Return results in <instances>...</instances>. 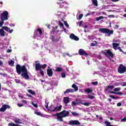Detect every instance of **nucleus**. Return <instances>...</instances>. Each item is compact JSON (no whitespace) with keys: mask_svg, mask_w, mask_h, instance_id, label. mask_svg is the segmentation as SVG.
I'll return each instance as SVG.
<instances>
[{"mask_svg":"<svg viewBox=\"0 0 126 126\" xmlns=\"http://www.w3.org/2000/svg\"><path fill=\"white\" fill-rule=\"evenodd\" d=\"M64 24L65 26H66V27H67V28H69V25H68V24H67V22L64 21Z\"/></svg>","mask_w":126,"mask_h":126,"instance_id":"47","label":"nucleus"},{"mask_svg":"<svg viewBox=\"0 0 126 126\" xmlns=\"http://www.w3.org/2000/svg\"><path fill=\"white\" fill-rule=\"evenodd\" d=\"M121 122H122V123H126V116L125 117L124 119H121Z\"/></svg>","mask_w":126,"mask_h":126,"instance_id":"49","label":"nucleus"},{"mask_svg":"<svg viewBox=\"0 0 126 126\" xmlns=\"http://www.w3.org/2000/svg\"><path fill=\"white\" fill-rule=\"evenodd\" d=\"M74 92V90L72 89H68L65 92H64V94H67L68 93H72Z\"/></svg>","mask_w":126,"mask_h":126,"instance_id":"20","label":"nucleus"},{"mask_svg":"<svg viewBox=\"0 0 126 126\" xmlns=\"http://www.w3.org/2000/svg\"><path fill=\"white\" fill-rule=\"evenodd\" d=\"M106 56H107V57L109 59V60L110 61H111V62L114 63V61L112 60V59H111V57H111V58H113V57H114V54H113V53L111 52V51L107 50L106 53Z\"/></svg>","mask_w":126,"mask_h":126,"instance_id":"10","label":"nucleus"},{"mask_svg":"<svg viewBox=\"0 0 126 126\" xmlns=\"http://www.w3.org/2000/svg\"><path fill=\"white\" fill-rule=\"evenodd\" d=\"M61 76H62V78H65V73L62 72L61 73Z\"/></svg>","mask_w":126,"mask_h":126,"instance_id":"46","label":"nucleus"},{"mask_svg":"<svg viewBox=\"0 0 126 126\" xmlns=\"http://www.w3.org/2000/svg\"><path fill=\"white\" fill-rule=\"evenodd\" d=\"M72 88H74V91H78V87H77V86H76V85H75V84H73L72 85Z\"/></svg>","mask_w":126,"mask_h":126,"instance_id":"23","label":"nucleus"},{"mask_svg":"<svg viewBox=\"0 0 126 126\" xmlns=\"http://www.w3.org/2000/svg\"><path fill=\"white\" fill-rule=\"evenodd\" d=\"M114 88H115V87H114V86H106V91H108L109 89H114Z\"/></svg>","mask_w":126,"mask_h":126,"instance_id":"25","label":"nucleus"},{"mask_svg":"<svg viewBox=\"0 0 126 126\" xmlns=\"http://www.w3.org/2000/svg\"><path fill=\"white\" fill-rule=\"evenodd\" d=\"M41 65L39 63H37L35 64V70H41Z\"/></svg>","mask_w":126,"mask_h":126,"instance_id":"18","label":"nucleus"},{"mask_svg":"<svg viewBox=\"0 0 126 126\" xmlns=\"http://www.w3.org/2000/svg\"><path fill=\"white\" fill-rule=\"evenodd\" d=\"M71 114H72V115H73L75 117H78V116H79V114H78V113H77V112H72Z\"/></svg>","mask_w":126,"mask_h":126,"instance_id":"34","label":"nucleus"},{"mask_svg":"<svg viewBox=\"0 0 126 126\" xmlns=\"http://www.w3.org/2000/svg\"><path fill=\"white\" fill-rule=\"evenodd\" d=\"M92 84H93V85H98V82H97V81L93 82H92Z\"/></svg>","mask_w":126,"mask_h":126,"instance_id":"54","label":"nucleus"},{"mask_svg":"<svg viewBox=\"0 0 126 126\" xmlns=\"http://www.w3.org/2000/svg\"><path fill=\"white\" fill-rule=\"evenodd\" d=\"M16 69L18 74H21L22 76L27 80L29 79V75H28V71L25 65L21 66L20 64H17L16 66ZM22 72V74H21Z\"/></svg>","mask_w":126,"mask_h":126,"instance_id":"1","label":"nucleus"},{"mask_svg":"<svg viewBox=\"0 0 126 126\" xmlns=\"http://www.w3.org/2000/svg\"><path fill=\"white\" fill-rule=\"evenodd\" d=\"M119 46H120V43H112L113 48L114 50H115V51H117V50H118V47H119Z\"/></svg>","mask_w":126,"mask_h":126,"instance_id":"19","label":"nucleus"},{"mask_svg":"<svg viewBox=\"0 0 126 126\" xmlns=\"http://www.w3.org/2000/svg\"><path fill=\"white\" fill-rule=\"evenodd\" d=\"M47 67V64L41 65V68H45Z\"/></svg>","mask_w":126,"mask_h":126,"instance_id":"57","label":"nucleus"},{"mask_svg":"<svg viewBox=\"0 0 126 126\" xmlns=\"http://www.w3.org/2000/svg\"><path fill=\"white\" fill-rule=\"evenodd\" d=\"M70 38L72 40H74L75 41H78L79 40V38L75 36V35H74L73 33H72L70 35Z\"/></svg>","mask_w":126,"mask_h":126,"instance_id":"17","label":"nucleus"},{"mask_svg":"<svg viewBox=\"0 0 126 126\" xmlns=\"http://www.w3.org/2000/svg\"><path fill=\"white\" fill-rule=\"evenodd\" d=\"M60 114L59 113H57L56 114H54V116H56L57 117V121H59V122H63V116L62 115H60Z\"/></svg>","mask_w":126,"mask_h":126,"instance_id":"14","label":"nucleus"},{"mask_svg":"<svg viewBox=\"0 0 126 126\" xmlns=\"http://www.w3.org/2000/svg\"><path fill=\"white\" fill-rule=\"evenodd\" d=\"M121 90V88H116L114 89V91L115 92H118V91H120Z\"/></svg>","mask_w":126,"mask_h":126,"instance_id":"42","label":"nucleus"},{"mask_svg":"<svg viewBox=\"0 0 126 126\" xmlns=\"http://www.w3.org/2000/svg\"><path fill=\"white\" fill-rule=\"evenodd\" d=\"M63 101L65 106L66 107L67 106L68 103H69V97L68 96L64 97Z\"/></svg>","mask_w":126,"mask_h":126,"instance_id":"16","label":"nucleus"},{"mask_svg":"<svg viewBox=\"0 0 126 126\" xmlns=\"http://www.w3.org/2000/svg\"><path fill=\"white\" fill-rule=\"evenodd\" d=\"M6 31L7 32H8V33H10V34H11L12 32H13V30H10V28H8L7 27H2V28L0 29V36L1 37H4L5 36V32H4V31Z\"/></svg>","mask_w":126,"mask_h":126,"instance_id":"2","label":"nucleus"},{"mask_svg":"<svg viewBox=\"0 0 126 126\" xmlns=\"http://www.w3.org/2000/svg\"><path fill=\"white\" fill-rule=\"evenodd\" d=\"M59 114H60L62 116V117L65 118V117H68V115H69V112L63 110Z\"/></svg>","mask_w":126,"mask_h":126,"instance_id":"11","label":"nucleus"},{"mask_svg":"<svg viewBox=\"0 0 126 126\" xmlns=\"http://www.w3.org/2000/svg\"><path fill=\"white\" fill-rule=\"evenodd\" d=\"M76 102L77 105H78V104H82V105H84V106H89V105H91V102H83V101L79 99H76Z\"/></svg>","mask_w":126,"mask_h":126,"instance_id":"9","label":"nucleus"},{"mask_svg":"<svg viewBox=\"0 0 126 126\" xmlns=\"http://www.w3.org/2000/svg\"><path fill=\"white\" fill-rule=\"evenodd\" d=\"M8 126H18V125H15V124L14 123H9V124H8Z\"/></svg>","mask_w":126,"mask_h":126,"instance_id":"44","label":"nucleus"},{"mask_svg":"<svg viewBox=\"0 0 126 126\" xmlns=\"http://www.w3.org/2000/svg\"><path fill=\"white\" fill-rule=\"evenodd\" d=\"M78 24H79V27H81V25H82V22L80 21V22H78Z\"/></svg>","mask_w":126,"mask_h":126,"instance_id":"60","label":"nucleus"},{"mask_svg":"<svg viewBox=\"0 0 126 126\" xmlns=\"http://www.w3.org/2000/svg\"><path fill=\"white\" fill-rule=\"evenodd\" d=\"M47 75L49 76V77H52L53 76V69L50 67V66L48 67V69H47Z\"/></svg>","mask_w":126,"mask_h":126,"instance_id":"13","label":"nucleus"},{"mask_svg":"<svg viewBox=\"0 0 126 126\" xmlns=\"http://www.w3.org/2000/svg\"><path fill=\"white\" fill-rule=\"evenodd\" d=\"M12 52V50L11 49H8L7 50V53H11Z\"/></svg>","mask_w":126,"mask_h":126,"instance_id":"64","label":"nucleus"},{"mask_svg":"<svg viewBox=\"0 0 126 126\" xmlns=\"http://www.w3.org/2000/svg\"><path fill=\"white\" fill-rule=\"evenodd\" d=\"M34 114H35V115H37V116H39L40 117H43V114L42 113H41V112H40L35 111L34 112Z\"/></svg>","mask_w":126,"mask_h":126,"instance_id":"28","label":"nucleus"},{"mask_svg":"<svg viewBox=\"0 0 126 126\" xmlns=\"http://www.w3.org/2000/svg\"><path fill=\"white\" fill-rule=\"evenodd\" d=\"M55 71H56L57 72H60V71H63V68L60 67H56Z\"/></svg>","mask_w":126,"mask_h":126,"instance_id":"29","label":"nucleus"},{"mask_svg":"<svg viewBox=\"0 0 126 126\" xmlns=\"http://www.w3.org/2000/svg\"><path fill=\"white\" fill-rule=\"evenodd\" d=\"M65 4L69 5V3L68 2L63 1L60 4V6L61 7H63V6H65Z\"/></svg>","mask_w":126,"mask_h":126,"instance_id":"22","label":"nucleus"},{"mask_svg":"<svg viewBox=\"0 0 126 126\" xmlns=\"http://www.w3.org/2000/svg\"><path fill=\"white\" fill-rule=\"evenodd\" d=\"M0 20H8V12L4 11L2 12L0 16Z\"/></svg>","mask_w":126,"mask_h":126,"instance_id":"6","label":"nucleus"},{"mask_svg":"<svg viewBox=\"0 0 126 126\" xmlns=\"http://www.w3.org/2000/svg\"><path fill=\"white\" fill-rule=\"evenodd\" d=\"M32 105L34 107V108H37L38 107V104L37 103H34V102H32Z\"/></svg>","mask_w":126,"mask_h":126,"instance_id":"39","label":"nucleus"},{"mask_svg":"<svg viewBox=\"0 0 126 126\" xmlns=\"http://www.w3.org/2000/svg\"><path fill=\"white\" fill-rule=\"evenodd\" d=\"M40 71V74L42 75V76H44V75H45V73H44V71L42 70V69H41Z\"/></svg>","mask_w":126,"mask_h":126,"instance_id":"53","label":"nucleus"},{"mask_svg":"<svg viewBox=\"0 0 126 126\" xmlns=\"http://www.w3.org/2000/svg\"><path fill=\"white\" fill-rule=\"evenodd\" d=\"M84 92L88 94L92 93L93 92V90H92V89L88 88L87 89L84 90Z\"/></svg>","mask_w":126,"mask_h":126,"instance_id":"21","label":"nucleus"},{"mask_svg":"<svg viewBox=\"0 0 126 126\" xmlns=\"http://www.w3.org/2000/svg\"><path fill=\"white\" fill-rule=\"evenodd\" d=\"M66 55L71 58V57H72V56H74V54L70 55L69 53H66Z\"/></svg>","mask_w":126,"mask_h":126,"instance_id":"58","label":"nucleus"},{"mask_svg":"<svg viewBox=\"0 0 126 126\" xmlns=\"http://www.w3.org/2000/svg\"><path fill=\"white\" fill-rule=\"evenodd\" d=\"M56 29H58V26L53 28L52 32L53 33H59V31L56 30Z\"/></svg>","mask_w":126,"mask_h":126,"instance_id":"27","label":"nucleus"},{"mask_svg":"<svg viewBox=\"0 0 126 126\" xmlns=\"http://www.w3.org/2000/svg\"><path fill=\"white\" fill-rule=\"evenodd\" d=\"M51 40H52L53 42H56V41H57V39H55V36H51Z\"/></svg>","mask_w":126,"mask_h":126,"instance_id":"48","label":"nucleus"},{"mask_svg":"<svg viewBox=\"0 0 126 126\" xmlns=\"http://www.w3.org/2000/svg\"><path fill=\"white\" fill-rule=\"evenodd\" d=\"M0 75H2L3 76H4V77L7 76V75L6 74L3 73H0Z\"/></svg>","mask_w":126,"mask_h":126,"instance_id":"55","label":"nucleus"},{"mask_svg":"<svg viewBox=\"0 0 126 126\" xmlns=\"http://www.w3.org/2000/svg\"><path fill=\"white\" fill-rule=\"evenodd\" d=\"M78 52L79 55H80V56H85V57H87V56H88V54L86 53V52L82 49H80L79 50Z\"/></svg>","mask_w":126,"mask_h":126,"instance_id":"15","label":"nucleus"},{"mask_svg":"<svg viewBox=\"0 0 126 126\" xmlns=\"http://www.w3.org/2000/svg\"><path fill=\"white\" fill-rule=\"evenodd\" d=\"M45 103H46V104L45 105V107L46 108L47 110H48L49 109V107L48 106V104H49V102L46 101Z\"/></svg>","mask_w":126,"mask_h":126,"instance_id":"50","label":"nucleus"},{"mask_svg":"<svg viewBox=\"0 0 126 126\" xmlns=\"http://www.w3.org/2000/svg\"><path fill=\"white\" fill-rule=\"evenodd\" d=\"M42 35H43V32L41 29H37L34 32V38L37 39V40H40L42 38Z\"/></svg>","mask_w":126,"mask_h":126,"instance_id":"5","label":"nucleus"},{"mask_svg":"<svg viewBox=\"0 0 126 126\" xmlns=\"http://www.w3.org/2000/svg\"><path fill=\"white\" fill-rule=\"evenodd\" d=\"M112 42L117 44H120V43H121V40H120V39H113Z\"/></svg>","mask_w":126,"mask_h":126,"instance_id":"32","label":"nucleus"},{"mask_svg":"<svg viewBox=\"0 0 126 126\" xmlns=\"http://www.w3.org/2000/svg\"><path fill=\"white\" fill-rule=\"evenodd\" d=\"M121 106H122V103L119 102L117 103V106L118 107H121Z\"/></svg>","mask_w":126,"mask_h":126,"instance_id":"62","label":"nucleus"},{"mask_svg":"<svg viewBox=\"0 0 126 126\" xmlns=\"http://www.w3.org/2000/svg\"><path fill=\"white\" fill-rule=\"evenodd\" d=\"M62 108H63V106L62 105L55 107V106L51 105L49 107H48L47 110L50 112H60V111L62 110Z\"/></svg>","mask_w":126,"mask_h":126,"instance_id":"4","label":"nucleus"},{"mask_svg":"<svg viewBox=\"0 0 126 126\" xmlns=\"http://www.w3.org/2000/svg\"><path fill=\"white\" fill-rule=\"evenodd\" d=\"M117 50H119L120 51V52H121L123 54H125V55H126V52H124V51H123V50H122V48H121L120 47H118L117 48Z\"/></svg>","mask_w":126,"mask_h":126,"instance_id":"37","label":"nucleus"},{"mask_svg":"<svg viewBox=\"0 0 126 126\" xmlns=\"http://www.w3.org/2000/svg\"><path fill=\"white\" fill-rule=\"evenodd\" d=\"M18 107H23V104H22V103H19L17 104Z\"/></svg>","mask_w":126,"mask_h":126,"instance_id":"63","label":"nucleus"},{"mask_svg":"<svg viewBox=\"0 0 126 126\" xmlns=\"http://www.w3.org/2000/svg\"><path fill=\"white\" fill-rule=\"evenodd\" d=\"M126 71V67L125 65L123 64H120V66L118 67V72L119 73H125Z\"/></svg>","mask_w":126,"mask_h":126,"instance_id":"7","label":"nucleus"},{"mask_svg":"<svg viewBox=\"0 0 126 126\" xmlns=\"http://www.w3.org/2000/svg\"><path fill=\"white\" fill-rule=\"evenodd\" d=\"M4 24V20H1L0 22V27H2V25Z\"/></svg>","mask_w":126,"mask_h":126,"instance_id":"41","label":"nucleus"},{"mask_svg":"<svg viewBox=\"0 0 126 126\" xmlns=\"http://www.w3.org/2000/svg\"><path fill=\"white\" fill-rule=\"evenodd\" d=\"M8 64H9V65H13L14 64V61L11 60L8 62Z\"/></svg>","mask_w":126,"mask_h":126,"instance_id":"38","label":"nucleus"},{"mask_svg":"<svg viewBox=\"0 0 126 126\" xmlns=\"http://www.w3.org/2000/svg\"><path fill=\"white\" fill-rule=\"evenodd\" d=\"M15 81L16 83H20L21 84H23V83L20 82V80L16 79H15Z\"/></svg>","mask_w":126,"mask_h":126,"instance_id":"40","label":"nucleus"},{"mask_svg":"<svg viewBox=\"0 0 126 126\" xmlns=\"http://www.w3.org/2000/svg\"><path fill=\"white\" fill-rule=\"evenodd\" d=\"M14 122L16 123V124H22L20 119H16L14 121Z\"/></svg>","mask_w":126,"mask_h":126,"instance_id":"35","label":"nucleus"},{"mask_svg":"<svg viewBox=\"0 0 126 126\" xmlns=\"http://www.w3.org/2000/svg\"><path fill=\"white\" fill-rule=\"evenodd\" d=\"M77 105V103L76 102H75V101L72 102V104H71L72 106H76Z\"/></svg>","mask_w":126,"mask_h":126,"instance_id":"51","label":"nucleus"},{"mask_svg":"<svg viewBox=\"0 0 126 126\" xmlns=\"http://www.w3.org/2000/svg\"><path fill=\"white\" fill-rule=\"evenodd\" d=\"M88 99H94V98H95V96H94V95H92L91 94H89L88 95Z\"/></svg>","mask_w":126,"mask_h":126,"instance_id":"36","label":"nucleus"},{"mask_svg":"<svg viewBox=\"0 0 126 126\" xmlns=\"http://www.w3.org/2000/svg\"><path fill=\"white\" fill-rule=\"evenodd\" d=\"M10 106L7 104H4L2 106L1 108L0 109V112H5L6 109H9Z\"/></svg>","mask_w":126,"mask_h":126,"instance_id":"12","label":"nucleus"},{"mask_svg":"<svg viewBox=\"0 0 126 126\" xmlns=\"http://www.w3.org/2000/svg\"><path fill=\"white\" fill-rule=\"evenodd\" d=\"M121 119L120 118H116L115 119H114V121H115V122H121Z\"/></svg>","mask_w":126,"mask_h":126,"instance_id":"56","label":"nucleus"},{"mask_svg":"<svg viewBox=\"0 0 126 126\" xmlns=\"http://www.w3.org/2000/svg\"><path fill=\"white\" fill-rule=\"evenodd\" d=\"M68 124L70 126H79L80 122L78 120H70L68 122Z\"/></svg>","mask_w":126,"mask_h":126,"instance_id":"8","label":"nucleus"},{"mask_svg":"<svg viewBox=\"0 0 126 126\" xmlns=\"http://www.w3.org/2000/svg\"><path fill=\"white\" fill-rule=\"evenodd\" d=\"M104 18H105V17L101 16H99L98 17H96L95 18V21H99V20H101V19H104Z\"/></svg>","mask_w":126,"mask_h":126,"instance_id":"30","label":"nucleus"},{"mask_svg":"<svg viewBox=\"0 0 126 126\" xmlns=\"http://www.w3.org/2000/svg\"><path fill=\"white\" fill-rule=\"evenodd\" d=\"M116 94H117V95H120V96H122V95H123V93L121 92H116Z\"/></svg>","mask_w":126,"mask_h":126,"instance_id":"52","label":"nucleus"},{"mask_svg":"<svg viewBox=\"0 0 126 126\" xmlns=\"http://www.w3.org/2000/svg\"><path fill=\"white\" fill-rule=\"evenodd\" d=\"M92 1L94 6H98V1L97 0H92Z\"/></svg>","mask_w":126,"mask_h":126,"instance_id":"24","label":"nucleus"},{"mask_svg":"<svg viewBox=\"0 0 126 126\" xmlns=\"http://www.w3.org/2000/svg\"><path fill=\"white\" fill-rule=\"evenodd\" d=\"M99 31L103 34H107L108 37L111 36V35L114 34V31L110 30L108 29L100 28L99 29Z\"/></svg>","mask_w":126,"mask_h":126,"instance_id":"3","label":"nucleus"},{"mask_svg":"<svg viewBox=\"0 0 126 126\" xmlns=\"http://www.w3.org/2000/svg\"><path fill=\"white\" fill-rule=\"evenodd\" d=\"M83 17V14H80L79 16V20H80Z\"/></svg>","mask_w":126,"mask_h":126,"instance_id":"59","label":"nucleus"},{"mask_svg":"<svg viewBox=\"0 0 126 126\" xmlns=\"http://www.w3.org/2000/svg\"><path fill=\"white\" fill-rule=\"evenodd\" d=\"M28 93L32 94V95H35V92L33 91L32 90H28Z\"/></svg>","mask_w":126,"mask_h":126,"instance_id":"33","label":"nucleus"},{"mask_svg":"<svg viewBox=\"0 0 126 126\" xmlns=\"http://www.w3.org/2000/svg\"><path fill=\"white\" fill-rule=\"evenodd\" d=\"M42 117H43V118H46V119H49V118H51V116L48 115H43V116Z\"/></svg>","mask_w":126,"mask_h":126,"instance_id":"45","label":"nucleus"},{"mask_svg":"<svg viewBox=\"0 0 126 126\" xmlns=\"http://www.w3.org/2000/svg\"><path fill=\"white\" fill-rule=\"evenodd\" d=\"M59 25L60 26V27H62V28H63L64 27L63 26V24L62 23L61 21H59Z\"/></svg>","mask_w":126,"mask_h":126,"instance_id":"43","label":"nucleus"},{"mask_svg":"<svg viewBox=\"0 0 126 126\" xmlns=\"http://www.w3.org/2000/svg\"><path fill=\"white\" fill-rule=\"evenodd\" d=\"M19 97L20 98H21V99H23V98H24V97L23 96V95H22V94H19Z\"/></svg>","mask_w":126,"mask_h":126,"instance_id":"61","label":"nucleus"},{"mask_svg":"<svg viewBox=\"0 0 126 126\" xmlns=\"http://www.w3.org/2000/svg\"><path fill=\"white\" fill-rule=\"evenodd\" d=\"M9 43V40L7 39V38H5L3 42V45L5 44L6 45H8Z\"/></svg>","mask_w":126,"mask_h":126,"instance_id":"31","label":"nucleus"},{"mask_svg":"<svg viewBox=\"0 0 126 126\" xmlns=\"http://www.w3.org/2000/svg\"><path fill=\"white\" fill-rule=\"evenodd\" d=\"M104 124L106 125V126H118V125H111V123L108 121L104 122Z\"/></svg>","mask_w":126,"mask_h":126,"instance_id":"26","label":"nucleus"}]
</instances>
